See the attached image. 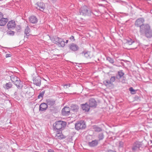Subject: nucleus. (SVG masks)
Instances as JSON below:
<instances>
[{
	"label": "nucleus",
	"mask_w": 152,
	"mask_h": 152,
	"mask_svg": "<svg viewBox=\"0 0 152 152\" xmlns=\"http://www.w3.org/2000/svg\"><path fill=\"white\" fill-rule=\"evenodd\" d=\"M144 19L142 18L137 19L135 21L134 25L137 27H139L140 35L144 37L147 39L152 38V29L148 24H144Z\"/></svg>",
	"instance_id": "f257e3e1"
},
{
	"label": "nucleus",
	"mask_w": 152,
	"mask_h": 152,
	"mask_svg": "<svg viewBox=\"0 0 152 152\" xmlns=\"http://www.w3.org/2000/svg\"><path fill=\"white\" fill-rule=\"evenodd\" d=\"M66 124L65 122L61 121H57L53 124L54 129L56 132L61 131L63 128L66 126Z\"/></svg>",
	"instance_id": "f03ea898"
},
{
	"label": "nucleus",
	"mask_w": 152,
	"mask_h": 152,
	"mask_svg": "<svg viewBox=\"0 0 152 152\" xmlns=\"http://www.w3.org/2000/svg\"><path fill=\"white\" fill-rule=\"evenodd\" d=\"M86 127L85 124L83 121L78 122L75 124V129L77 130H79L85 129Z\"/></svg>",
	"instance_id": "7ed1b4c3"
},
{
	"label": "nucleus",
	"mask_w": 152,
	"mask_h": 152,
	"mask_svg": "<svg viewBox=\"0 0 152 152\" xmlns=\"http://www.w3.org/2000/svg\"><path fill=\"white\" fill-rule=\"evenodd\" d=\"M142 145L141 142L138 141H136L133 144L132 147V150L133 151H136L139 149L140 148Z\"/></svg>",
	"instance_id": "20e7f679"
},
{
	"label": "nucleus",
	"mask_w": 152,
	"mask_h": 152,
	"mask_svg": "<svg viewBox=\"0 0 152 152\" xmlns=\"http://www.w3.org/2000/svg\"><path fill=\"white\" fill-rule=\"evenodd\" d=\"M79 12L80 15H89L88 12V8L86 6H83L81 8Z\"/></svg>",
	"instance_id": "39448f33"
},
{
	"label": "nucleus",
	"mask_w": 152,
	"mask_h": 152,
	"mask_svg": "<svg viewBox=\"0 0 152 152\" xmlns=\"http://www.w3.org/2000/svg\"><path fill=\"white\" fill-rule=\"evenodd\" d=\"M70 109L69 107H65L62 110L61 113L63 115L67 116L70 113Z\"/></svg>",
	"instance_id": "423d86ee"
},
{
	"label": "nucleus",
	"mask_w": 152,
	"mask_h": 152,
	"mask_svg": "<svg viewBox=\"0 0 152 152\" xmlns=\"http://www.w3.org/2000/svg\"><path fill=\"white\" fill-rule=\"evenodd\" d=\"M55 137L56 140H61L65 139L66 137L62 133L61 131L56 132Z\"/></svg>",
	"instance_id": "0eeeda50"
},
{
	"label": "nucleus",
	"mask_w": 152,
	"mask_h": 152,
	"mask_svg": "<svg viewBox=\"0 0 152 152\" xmlns=\"http://www.w3.org/2000/svg\"><path fill=\"white\" fill-rule=\"evenodd\" d=\"M69 48L71 50L73 51H77L79 49L78 46L74 43L70 44L69 45Z\"/></svg>",
	"instance_id": "6e6552de"
},
{
	"label": "nucleus",
	"mask_w": 152,
	"mask_h": 152,
	"mask_svg": "<svg viewBox=\"0 0 152 152\" xmlns=\"http://www.w3.org/2000/svg\"><path fill=\"white\" fill-rule=\"evenodd\" d=\"M7 26L9 29H12L14 28L15 26V21L11 20L8 22Z\"/></svg>",
	"instance_id": "1a4fd4ad"
},
{
	"label": "nucleus",
	"mask_w": 152,
	"mask_h": 152,
	"mask_svg": "<svg viewBox=\"0 0 152 152\" xmlns=\"http://www.w3.org/2000/svg\"><path fill=\"white\" fill-rule=\"evenodd\" d=\"M48 107L47 103H42L39 106V110L40 111L43 112L46 110Z\"/></svg>",
	"instance_id": "9d476101"
},
{
	"label": "nucleus",
	"mask_w": 152,
	"mask_h": 152,
	"mask_svg": "<svg viewBox=\"0 0 152 152\" xmlns=\"http://www.w3.org/2000/svg\"><path fill=\"white\" fill-rule=\"evenodd\" d=\"M29 22L33 24L37 23L38 21V19L36 17L34 16H31L29 18Z\"/></svg>",
	"instance_id": "9b49d317"
},
{
	"label": "nucleus",
	"mask_w": 152,
	"mask_h": 152,
	"mask_svg": "<svg viewBox=\"0 0 152 152\" xmlns=\"http://www.w3.org/2000/svg\"><path fill=\"white\" fill-rule=\"evenodd\" d=\"M82 55L84 56L85 57L87 58H90L92 56V54L90 52H84L82 53Z\"/></svg>",
	"instance_id": "f8f14e48"
},
{
	"label": "nucleus",
	"mask_w": 152,
	"mask_h": 152,
	"mask_svg": "<svg viewBox=\"0 0 152 152\" xmlns=\"http://www.w3.org/2000/svg\"><path fill=\"white\" fill-rule=\"evenodd\" d=\"M58 42L57 45L59 47H64L65 45V42L63 39L60 38Z\"/></svg>",
	"instance_id": "ddd939ff"
},
{
	"label": "nucleus",
	"mask_w": 152,
	"mask_h": 152,
	"mask_svg": "<svg viewBox=\"0 0 152 152\" xmlns=\"http://www.w3.org/2000/svg\"><path fill=\"white\" fill-rule=\"evenodd\" d=\"M37 5L38 7L37 8L41 11H42L45 8V4L42 2L38 3Z\"/></svg>",
	"instance_id": "4468645a"
},
{
	"label": "nucleus",
	"mask_w": 152,
	"mask_h": 152,
	"mask_svg": "<svg viewBox=\"0 0 152 152\" xmlns=\"http://www.w3.org/2000/svg\"><path fill=\"white\" fill-rule=\"evenodd\" d=\"M81 107L83 110L86 112H88L89 110L90 107L87 103H86L85 104H81Z\"/></svg>",
	"instance_id": "2eb2a0df"
},
{
	"label": "nucleus",
	"mask_w": 152,
	"mask_h": 152,
	"mask_svg": "<svg viewBox=\"0 0 152 152\" xmlns=\"http://www.w3.org/2000/svg\"><path fill=\"white\" fill-rule=\"evenodd\" d=\"M33 83L37 86H40L41 85V80L39 77L35 78L33 80Z\"/></svg>",
	"instance_id": "dca6fc26"
},
{
	"label": "nucleus",
	"mask_w": 152,
	"mask_h": 152,
	"mask_svg": "<svg viewBox=\"0 0 152 152\" xmlns=\"http://www.w3.org/2000/svg\"><path fill=\"white\" fill-rule=\"evenodd\" d=\"M60 38L56 36H54L52 37H50L51 41L56 45H57V43H58V42Z\"/></svg>",
	"instance_id": "f3484780"
},
{
	"label": "nucleus",
	"mask_w": 152,
	"mask_h": 152,
	"mask_svg": "<svg viewBox=\"0 0 152 152\" xmlns=\"http://www.w3.org/2000/svg\"><path fill=\"white\" fill-rule=\"evenodd\" d=\"M8 21V20L7 18H1L0 20V26L5 25Z\"/></svg>",
	"instance_id": "a211bd4d"
},
{
	"label": "nucleus",
	"mask_w": 152,
	"mask_h": 152,
	"mask_svg": "<svg viewBox=\"0 0 152 152\" xmlns=\"http://www.w3.org/2000/svg\"><path fill=\"white\" fill-rule=\"evenodd\" d=\"M89 106L90 107H92L95 106V99H94L91 98L89 101Z\"/></svg>",
	"instance_id": "6ab92c4d"
},
{
	"label": "nucleus",
	"mask_w": 152,
	"mask_h": 152,
	"mask_svg": "<svg viewBox=\"0 0 152 152\" xmlns=\"http://www.w3.org/2000/svg\"><path fill=\"white\" fill-rule=\"evenodd\" d=\"M47 105H49L50 106H53L55 103L54 100L52 99H48L47 100Z\"/></svg>",
	"instance_id": "aec40b11"
},
{
	"label": "nucleus",
	"mask_w": 152,
	"mask_h": 152,
	"mask_svg": "<svg viewBox=\"0 0 152 152\" xmlns=\"http://www.w3.org/2000/svg\"><path fill=\"white\" fill-rule=\"evenodd\" d=\"M125 43L126 45H132L133 43H134L135 41L130 38L128 39H126L125 40Z\"/></svg>",
	"instance_id": "412c9836"
},
{
	"label": "nucleus",
	"mask_w": 152,
	"mask_h": 152,
	"mask_svg": "<svg viewBox=\"0 0 152 152\" xmlns=\"http://www.w3.org/2000/svg\"><path fill=\"white\" fill-rule=\"evenodd\" d=\"M12 84L10 82L6 83L3 85V87L4 88L6 89H9L11 88L12 87Z\"/></svg>",
	"instance_id": "4be33fe9"
},
{
	"label": "nucleus",
	"mask_w": 152,
	"mask_h": 152,
	"mask_svg": "<svg viewBox=\"0 0 152 152\" xmlns=\"http://www.w3.org/2000/svg\"><path fill=\"white\" fill-rule=\"evenodd\" d=\"M30 31V30L29 28L27 26L25 29L24 33L26 35L24 36L25 37L28 38V35L27 34L29 33Z\"/></svg>",
	"instance_id": "5701e85b"
},
{
	"label": "nucleus",
	"mask_w": 152,
	"mask_h": 152,
	"mask_svg": "<svg viewBox=\"0 0 152 152\" xmlns=\"http://www.w3.org/2000/svg\"><path fill=\"white\" fill-rule=\"evenodd\" d=\"M118 75L116 76V78L117 79H119L122 77L124 75V73L123 72L122 70H120L118 72Z\"/></svg>",
	"instance_id": "b1692460"
},
{
	"label": "nucleus",
	"mask_w": 152,
	"mask_h": 152,
	"mask_svg": "<svg viewBox=\"0 0 152 152\" xmlns=\"http://www.w3.org/2000/svg\"><path fill=\"white\" fill-rule=\"evenodd\" d=\"M10 77L11 81L13 83H14L15 82L18 81V80H19V78H18L17 76L14 75H11V76H10Z\"/></svg>",
	"instance_id": "393cba45"
},
{
	"label": "nucleus",
	"mask_w": 152,
	"mask_h": 152,
	"mask_svg": "<svg viewBox=\"0 0 152 152\" xmlns=\"http://www.w3.org/2000/svg\"><path fill=\"white\" fill-rule=\"evenodd\" d=\"M14 83L18 88H20L22 86L19 79V80H18V81L15 82Z\"/></svg>",
	"instance_id": "a878e982"
},
{
	"label": "nucleus",
	"mask_w": 152,
	"mask_h": 152,
	"mask_svg": "<svg viewBox=\"0 0 152 152\" xmlns=\"http://www.w3.org/2000/svg\"><path fill=\"white\" fill-rule=\"evenodd\" d=\"M71 108L73 111H76L78 109V107L76 104H72L71 106Z\"/></svg>",
	"instance_id": "bb28decb"
},
{
	"label": "nucleus",
	"mask_w": 152,
	"mask_h": 152,
	"mask_svg": "<svg viewBox=\"0 0 152 152\" xmlns=\"http://www.w3.org/2000/svg\"><path fill=\"white\" fill-rule=\"evenodd\" d=\"M45 91H42L41 92H40L38 96V99H42L44 95V94H45Z\"/></svg>",
	"instance_id": "cd10ccee"
},
{
	"label": "nucleus",
	"mask_w": 152,
	"mask_h": 152,
	"mask_svg": "<svg viewBox=\"0 0 152 152\" xmlns=\"http://www.w3.org/2000/svg\"><path fill=\"white\" fill-rule=\"evenodd\" d=\"M107 60L110 63L112 64H113L114 62V60L113 59L109 57H108L107 58Z\"/></svg>",
	"instance_id": "c85d7f7f"
},
{
	"label": "nucleus",
	"mask_w": 152,
	"mask_h": 152,
	"mask_svg": "<svg viewBox=\"0 0 152 152\" xmlns=\"http://www.w3.org/2000/svg\"><path fill=\"white\" fill-rule=\"evenodd\" d=\"M104 83L106 86H108L112 83L110 80H104Z\"/></svg>",
	"instance_id": "c756f323"
},
{
	"label": "nucleus",
	"mask_w": 152,
	"mask_h": 152,
	"mask_svg": "<svg viewBox=\"0 0 152 152\" xmlns=\"http://www.w3.org/2000/svg\"><path fill=\"white\" fill-rule=\"evenodd\" d=\"M99 140H102L104 138V135L102 133H99L98 136Z\"/></svg>",
	"instance_id": "7c9ffc66"
},
{
	"label": "nucleus",
	"mask_w": 152,
	"mask_h": 152,
	"mask_svg": "<svg viewBox=\"0 0 152 152\" xmlns=\"http://www.w3.org/2000/svg\"><path fill=\"white\" fill-rule=\"evenodd\" d=\"M89 145L91 147H94L95 146V140H94L91 142L88 143Z\"/></svg>",
	"instance_id": "2f4dec72"
},
{
	"label": "nucleus",
	"mask_w": 152,
	"mask_h": 152,
	"mask_svg": "<svg viewBox=\"0 0 152 152\" xmlns=\"http://www.w3.org/2000/svg\"><path fill=\"white\" fill-rule=\"evenodd\" d=\"M15 32L12 31H8L7 33L8 34L11 36H13L15 34Z\"/></svg>",
	"instance_id": "473e14b6"
},
{
	"label": "nucleus",
	"mask_w": 152,
	"mask_h": 152,
	"mask_svg": "<svg viewBox=\"0 0 152 152\" xmlns=\"http://www.w3.org/2000/svg\"><path fill=\"white\" fill-rule=\"evenodd\" d=\"M129 91L132 94H134L136 93V91L132 87H130L129 88Z\"/></svg>",
	"instance_id": "72a5a7b5"
},
{
	"label": "nucleus",
	"mask_w": 152,
	"mask_h": 152,
	"mask_svg": "<svg viewBox=\"0 0 152 152\" xmlns=\"http://www.w3.org/2000/svg\"><path fill=\"white\" fill-rule=\"evenodd\" d=\"M102 130V129L101 128L96 126V132H99L101 131Z\"/></svg>",
	"instance_id": "f704fd0d"
},
{
	"label": "nucleus",
	"mask_w": 152,
	"mask_h": 152,
	"mask_svg": "<svg viewBox=\"0 0 152 152\" xmlns=\"http://www.w3.org/2000/svg\"><path fill=\"white\" fill-rule=\"evenodd\" d=\"M115 78H116V77H115V76H112L111 77L110 79V81H111V83L115 81Z\"/></svg>",
	"instance_id": "c9c22d12"
},
{
	"label": "nucleus",
	"mask_w": 152,
	"mask_h": 152,
	"mask_svg": "<svg viewBox=\"0 0 152 152\" xmlns=\"http://www.w3.org/2000/svg\"><path fill=\"white\" fill-rule=\"evenodd\" d=\"M70 84H68L65 85L64 86V87L65 88H67L69 87H70Z\"/></svg>",
	"instance_id": "e433bc0d"
},
{
	"label": "nucleus",
	"mask_w": 152,
	"mask_h": 152,
	"mask_svg": "<svg viewBox=\"0 0 152 152\" xmlns=\"http://www.w3.org/2000/svg\"><path fill=\"white\" fill-rule=\"evenodd\" d=\"M16 30L18 31H20V26H17L16 27Z\"/></svg>",
	"instance_id": "4c0bfd02"
},
{
	"label": "nucleus",
	"mask_w": 152,
	"mask_h": 152,
	"mask_svg": "<svg viewBox=\"0 0 152 152\" xmlns=\"http://www.w3.org/2000/svg\"><path fill=\"white\" fill-rule=\"evenodd\" d=\"M71 40H72L73 41H74L75 40L74 39V37L73 36H72L69 38Z\"/></svg>",
	"instance_id": "58836bf2"
},
{
	"label": "nucleus",
	"mask_w": 152,
	"mask_h": 152,
	"mask_svg": "<svg viewBox=\"0 0 152 152\" xmlns=\"http://www.w3.org/2000/svg\"><path fill=\"white\" fill-rule=\"evenodd\" d=\"M11 56V54H7L6 55L5 57L6 58H8Z\"/></svg>",
	"instance_id": "ea45409f"
},
{
	"label": "nucleus",
	"mask_w": 152,
	"mask_h": 152,
	"mask_svg": "<svg viewBox=\"0 0 152 152\" xmlns=\"http://www.w3.org/2000/svg\"><path fill=\"white\" fill-rule=\"evenodd\" d=\"M48 152H54V151L51 149H49L48 151Z\"/></svg>",
	"instance_id": "a19ab883"
},
{
	"label": "nucleus",
	"mask_w": 152,
	"mask_h": 152,
	"mask_svg": "<svg viewBox=\"0 0 152 152\" xmlns=\"http://www.w3.org/2000/svg\"><path fill=\"white\" fill-rule=\"evenodd\" d=\"M107 152H116L115 151H112V150H108Z\"/></svg>",
	"instance_id": "79ce46f5"
},
{
	"label": "nucleus",
	"mask_w": 152,
	"mask_h": 152,
	"mask_svg": "<svg viewBox=\"0 0 152 152\" xmlns=\"http://www.w3.org/2000/svg\"><path fill=\"white\" fill-rule=\"evenodd\" d=\"M3 17L2 13L0 12V19Z\"/></svg>",
	"instance_id": "37998d69"
},
{
	"label": "nucleus",
	"mask_w": 152,
	"mask_h": 152,
	"mask_svg": "<svg viewBox=\"0 0 152 152\" xmlns=\"http://www.w3.org/2000/svg\"><path fill=\"white\" fill-rule=\"evenodd\" d=\"M96 146L98 144V141L97 140H96Z\"/></svg>",
	"instance_id": "c03bdc74"
},
{
	"label": "nucleus",
	"mask_w": 152,
	"mask_h": 152,
	"mask_svg": "<svg viewBox=\"0 0 152 152\" xmlns=\"http://www.w3.org/2000/svg\"><path fill=\"white\" fill-rule=\"evenodd\" d=\"M68 40L67 39L66 40L65 42V43L67 44L68 43Z\"/></svg>",
	"instance_id": "a18cd8bd"
},
{
	"label": "nucleus",
	"mask_w": 152,
	"mask_h": 152,
	"mask_svg": "<svg viewBox=\"0 0 152 152\" xmlns=\"http://www.w3.org/2000/svg\"><path fill=\"white\" fill-rule=\"evenodd\" d=\"M103 4H101V5L102 6H103Z\"/></svg>",
	"instance_id": "49530a36"
},
{
	"label": "nucleus",
	"mask_w": 152,
	"mask_h": 152,
	"mask_svg": "<svg viewBox=\"0 0 152 152\" xmlns=\"http://www.w3.org/2000/svg\"><path fill=\"white\" fill-rule=\"evenodd\" d=\"M1 1V0H0V1Z\"/></svg>",
	"instance_id": "de8ad7c7"
}]
</instances>
